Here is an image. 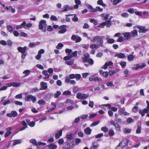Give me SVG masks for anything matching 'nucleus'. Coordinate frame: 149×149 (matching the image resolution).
I'll use <instances>...</instances> for the list:
<instances>
[{
    "mask_svg": "<svg viewBox=\"0 0 149 149\" xmlns=\"http://www.w3.org/2000/svg\"><path fill=\"white\" fill-rule=\"evenodd\" d=\"M88 38L92 42H97V44L100 47L103 46L104 37L102 36H96L91 38L88 37Z\"/></svg>",
    "mask_w": 149,
    "mask_h": 149,
    "instance_id": "f257e3e1",
    "label": "nucleus"
},
{
    "mask_svg": "<svg viewBox=\"0 0 149 149\" xmlns=\"http://www.w3.org/2000/svg\"><path fill=\"white\" fill-rule=\"evenodd\" d=\"M46 21L44 20H42L39 22V28L40 30H42L43 32L46 31V28L47 26Z\"/></svg>",
    "mask_w": 149,
    "mask_h": 149,
    "instance_id": "f03ea898",
    "label": "nucleus"
},
{
    "mask_svg": "<svg viewBox=\"0 0 149 149\" xmlns=\"http://www.w3.org/2000/svg\"><path fill=\"white\" fill-rule=\"evenodd\" d=\"M32 25V24L31 23L26 24L25 21H24L21 25L17 26L16 29H18L23 28L25 29H26L28 27H31Z\"/></svg>",
    "mask_w": 149,
    "mask_h": 149,
    "instance_id": "7ed1b4c3",
    "label": "nucleus"
},
{
    "mask_svg": "<svg viewBox=\"0 0 149 149\" xmlns=\"http://www.w3.org/2000/svg\"><path fill=\"white\" fill-rule=\"evenodd\" d=\"M89 96L88 94H82L81 93H78L77 94L76 97L79 99L84 100L86 99Z\"/></svg>",
    "mask_w": 149,
    "mask_h": 149,
    "instance_id": "20e7f679",
    "label": "nucleus"
},
{
    "mask_svg": "<svg viewBox=\"0 0 149 149\" xmlns=\"http://www.w3.org/2000/svg\"><path fill=\"white\" fill-rule=\"evenodd\" d=\"M30 141V142L32 143L34 145L36 146H44L46 144L45 143L41 142H39L37 143L36 140L35 139H31Z\"/></svg>",
    "mask_w": 149,
    "mask_h": 149,
    "instance_id": "39448f33",
    "label": "nucleus"
},
{
    "mask_svg": "<svg viewBox=\"0 0 149 149\" xmlns=\"http://www.w3.org/2000/svg\"><path fill=\"white\" fill-rule=\"evenodd\" d=\"M25 99L26 101H28L30 99H31L32 102L34 103L36 100V98L31 95H29L25 97Z\"/></svg>",
    "mask_w": 149,
    "mask_h": 149,
    "instance_id": "423d86ee",
    "label": "nucleus"
},
{
    "mask_svg": "<svg viewBox=\"0 0 149 149\" xmlns=\"http://www.w3.org/2000/svg\"><path fill=\"white\" fill-rule=\"evenodd\" d=\"M110 123L111 125L114 126L116 130L117 131H120V127L118 123H115L113 120H111L110 121Z\"/></svg>",
    "mask_w": 149,
    "mask_h": 149,
    "instance_id": "0eeeda50",
    "label": "nucleus"
},
{
    "mask_svg": "<svg viewBox=\"0 0 149 149\" xmlns=\"http://www.w3.org/2000/svg\"><path fill=\"white\" fill-rule=\"evenodd\" d=\"M146 66V64L145 63H143L141 64H137L136 65V67L133 68L132 69L134 70H137L139 68L141 69Z\"/></svg>",
    "mask_w": 149,
    "mask_h": 149,
    "instance_id": "6e6552de",
    "label": "nucleus"
},
{
    "mask_svg": "<svg viewBox=\"0 0 149 149\" xmlns=\"http://www.w3.org/2000/svg\"><path fill=\"white\" fill-rule=\"evenodd\" d=\"M17 115V113L15 111H12L10 113H7L6 116L10 118L15 117Z\"/></svg>",
    "mask_w": 149,
    "mask_h": 149,
    "instance_id": "1a4fd4ad",
    "label": "nucleus"
},
{
    "mask_svg": "<svg viewBox=\"0 0 149 149\" xmlns=\"http://www.w3.org/2000/svg\"><path fill=\"white\" fill-rule=\"evenodd\" d=\"M63 8H64V10L61 11V12H65L69 10H72L73 9V6H70L68 5H64Z\"/></svg>",
    "mask_w": 149,
    "mask_h": 149,
    "instance_id": "9d476101",
    "label": "nucleus"
},
{
    "mask_svg": "<svg viewBox=\"0 0 149 149\" xmlns=\"http://www.w3.org/2000/svg\"><path fill=\"white\" fill-rule=\"evenodd\" d=\"M26 46H24L23 47H19L17 48L18 51L21 53H26V50L27 49Z\"/></svg>",
    "mask_w": 149,
    "mask_h": 149,
    "instance_id": "9b49d317",
    "label": "nucleus"
},
{
    "mask_svg": "<svg viewBox=\"0 0 149 149\" xmlns=\"http://www.w3.org/2000/svg\"><path fill=\"white\" fill-rule=\"evenodd\" d=\"M92 146L90 149H97L99 147V144L96 142H93L92 143Z\"/></svg>",
    "mask_w": 149,
    "mask_h": 149,
    "instance_id": "f8f14e48",
    "label": "nucleus"
},
{
    "mask_svg": "<svg viewBox=\"0 0 149 149\" xmlns=\"http://www.w3.org/2000/svg\"><path fill=\"white\" fill-rule=\"evenodd\" d=\"M138 28L139 29V33H145L148 31L147 29H145L144 26H140L138 27Z\"/></svg>",
    "mask_w": 149,
    "mask_h": 149,
    "instance_id": "ddd939ff",
    "label": "nucleus"
},
{
    "mask_svg": "<svg viewBox=\"0 0 149 149\" xmlns=\"http://www.w3.org/2000/svg\"><path fill=\"white\" fill-rule=\"evenodd\" d=\"M40 86L42 87L40 89L41 90H45L47 88V84L46 82H41L40 83Z\"/></svg>",
    "mask_w": 149,
    "mask_h": 149,
    "instance_id": "4468645a",
    "label": "nucleus"
},
{
    "mask_svg": "<svg viewBox=\"0 0 149 149\" xmlns=\"http://www.w3.org/2000/svg\"><path fill=\"white\" fill-rule=\"evenodd\" d=\"M74 15V17L72 19V20L74 22H77L78 20V18L77 16L75 14H69L65 15L66 17H68Z\"/></svg>",
    "mask_w": 149,
    "mask_h": 149,
    "instance_id": "2eb2a0df",
    "label": "nucleus"
},
{
    "mask_svg": "<svg viewBox=\"0 0 149 149\" xmlns=\"http://www.w3.org/2000/svg\"><path fill=\"white\" fill-rule=\"evenodd\" d=\"M107 42L109 44H113L115 42V40L113 39L110 38L109 36H107L106 38Z\"/></svg>",
    "mask_w": 149,
    "mask_h": 149,
    "instance_id": "dca6fc26",
    "label": "nucleus"
},
{
    "mask_svg": "<svg viewBox=\"0 0 149 149\" xmlns=\"http://www.w3.org/2000/svg\"><path fill=\"white\" fill-rule=\"evenodd\" d=\"M90 57V55L88 53H86L84 55V56L82 58V60L84 62H86Z\"/></svg>",
    "mask_w": 149,
    "mask_h": 149,
    "instance_id": "f3484780",
    "label": "nucleus"
},
{
    "mask_svg": "<svg viewBox=\"0 0 149 149\" xmlns=\"http://www.w3.org/2000/svg\"><path fill=\"white\" fill-rule=\"evenodd\" d=\"M113 64V63L111 61H109L108 62H106L103 66V68L104 69H106L109 66L112 65Z\"/></svg>",
    "mask_w": 149,
    "mask_h": 149,
    "instance_id": "a211bd4d",
    "label": "nucleus"
},
{
    "mask_svg": "<svg viewBox=\"0 0 149 149\" xmlns=\"http://www.w3.org/2000/svg\"><path fill=\"white\" fill-rule=\"evenodd\" d=\"M123 142L122 141L116 147L115 149H123L125 146V145H123Z\"/></svg>",
    "mask_w": 149,
    "mask_h": 149,
    "instance_id": "6ab92c4d",
    "label": "nucleus"
},
{
    "mask_svg": "<svg viewBox=\"0 0 149 149\" xmlns=\"http://www.w3.org/2000/svg\"><path fill=\"white\" fill-rule=\"evenodd\" d=\"M109 15L108 13L105 14L103 13L100 16L101 17L103 18V19L105 20H106L108 19Z\"/></svg>",
    "mask_w": 149,
    "mask_h": 149,
    "instance_id": "aec40b11",
    "label": "nucleus"
},
{
    "mask_svg": "<svg viewBox=\"0 0 149 149\" xmlns=\"http://www.w3.org/2000/svg\"><path fill=\"white\" fill-rule=\"evenodd\" d=\"M90 47L91 49H97L100 47L97 44H92L90 45Z\"/></svg>",
    "mask_w": 149,
    "mask_h": 149,
    "instance_id": "412c9836",
    "label": "nucleus"
},
{
    "mask_svg": "<svg viewBox=\"0 0 149 149\" xmlns=\"http://www.w3.org/2000/svg\"><path fill=\"white\" fill-rule=\"evenodd\" d=\"M115 57H117L118 58H123L125 57V54L123 53L117 54L114 56Z\"/></svg>",
    "mask_w": 149,
    "mask_h": 149,
    "instance_id": "4be33fe9",
    "label": "nucleus"
},
{
    "mask_svg": "<svg viewBox=\"0 0 149 149\" xmlns=\"http://www.w3.org/2000/svg\"><path fill=\"white\" fill-rule=\"evenodd\" d=\"M39 43L38 42H30L29 45V47L32 48L35 47L36 46L38 45Z\"/></svg>",
    "mask_w": 149,
    "mask_h": 149,
    "instance_id": "5701e85b",
    "label": "nucleus"
},
{
    "mask_svg": "<svg viewBox=\"0 0 149 149\" xmlns=\"http://www.w3.org/2000/svg\"><path fill=\"white\" fill-rule=\"evenodd\" d=\"M91 130L89 127L85 128L84 130V132L85 134L88 135H89L91 134Z\"/></svg>",
    "mask_w": 149,
    "mask_h": 149,
    "instance_id": "b1692460",
    "label": "nucleus"
},
{
    "mask_svg": "<svg viewBox=\"0 0 149 149\" xmlns=\"http://www.w3.org/2000/svg\"><path fill=\"white\" fill-rule=\"evenodd\" d=\"M125 39H128L130 37V34L129 33H125L123 34Z\"/></svg>",
    "mask_w": 149,
    "mask_h": 149,
    "instance_id": "393cba45",
    "label": "nucleus"
},
{
    "mask_svg": "<svg viewBox=\"0 0 149 149\" xmlns=\"http://www.w3.org/2000/svg\"><path fill=\"white\" fill-rule=\"evenodd\" d=\"M73 134L71 133L67 135L66 137L68 140V141L72 140H73Z\"/></svg>",
    "mask_w": 149,
    "mask_h": 149,
    "instance_id": "a878e982",
    "label": "nucleus"
},
{
    "mask_svg": "<svg viewBox=\"0 0 149 149\" xmlns=\"http://www.w3.org/2000/svg\"><path fill=\"white\" fill-rule=\"evenodd\" d=\"M62 134V130H60L58 132L56 133L55 134V137L56 139H58L61 135Z\"/></svg>",
    "mask_w": 149,
    "mask_h": 149,
    "instance_id": "bb28decb",
    "label": "nucleus"
},
{
    "mask_svg": "<svg viewBox=\"0 0 149 149\" xmlns=\"http://www.w3.org/2000/svg\"><path fill=\"white\" fill-rule=\"evenodd\" d=\"M53 96V94L51 93H48L45 96V98L46 99H50Z\"/></svg>",
    "mask_w": 149,
    "mask_h": 149,
    "instance_id": "cd10ccee",
    "label": "nucleus"
},
{
    "mask_svg": "<svg viewBox=\"0 0 149 149\" xmlns=\"http://www.w3.org/2000/svg\"><path fill=\"white\" fill-rule=\"evenodd\" d=\"M5 9L7 10H9L11 11L12 12L14 13L15 12V10L11 6H10L8 7L6 6V7Z\"/></svg>",
    "mask_w": 149,
    "mask_h": 149,
    "instance_id": "c85d7f7f",
    "label": "nucleus"
},
{
    "mask_svg": "<svg viewBox=\"0 0 149 149\" xmlns=\"http://www.w3.org/2000/svg\"><path fill=\"white\" fill-rule=\"evenodd\" d=\"M42 74L45 76L44 79L48 78L49 77V75L48 74L47 71L46 70H43L42 72Z\"/></svg>",
    "mask_w": 149,
    "mask_h": 149,
    "instance_id": "c756f323",
    "label": "nucleus"
},
{
    "mask_svg": "<svg viewBox=\"0 0 149 149\" xmlns=\"http://www.w3.org/2000/svg\"><path fill=\"white\" fill-rule=\"evenodd\" d=\"M57 148L56 145L52 143L50 144L49 146V149H56Z\"/></svg>",
    "mask_w": 149,
    "mask_h": 149,
    "instance_id": "7c9ffc66",
    "label": "nucleus"
},
{
    "mask_svg": "<svg viewBox=\"0 0 149 149\" xmlns=\"http://www.w3.org/2000/svg\"><path fill=\"white\" fill-rule=\"evenodd\" d=\"M111 19L110 18L109 20L105 21L106 25V26L107 27H110L111 25Z\"/></svg>",
    "mask_w": 149,
    "mask_h": 149,
    "instance_id": "2f4dec72",
    "label": "nucleus"
},
{
    "mask_svg": "<svg viewBox=\"0 0 149 149\" xmlns=\"http://www.w3.org/2000/svg\"><path fill=\"white\" fill-rule=\"evenodd\" d=\"M39 89L38 88L36 87L31 89L30 91V92L31 93H33L35 92L38 91Z\"/></svg>",
    "mask_w": 149,
    "mask_h": 149,
    "instance_id": "473e14b6",
    "label": "nucleus"
},
{
    "mask_svg": "<svg viewBox=\"0 0 149 149\" xmlns=\"http://www.w3.org/2000/svg\"><path fill=\"white\" fill-rule=\"evenodd\" d=\"M21 139L15 140L14 141L13 145V146H15L17 144H20L21 143Z\"/></svg>",
    "mask_w": 149,
    "mask_h": 149,
    "instance_id": "72a5a7b5",
    "label": "nucleus"
},
{
    "mask_svg": "<svg viewBox=\"0 0 149 149\" xmlns=\"http://www.w3.org/2000/svg\"><path fill=\"white\" fill-rule=\"evenodd\" d=\"M61 92L60 91H57L54 95V96L55 98L58 97L61 95Z\"/></svg>",
    "mask_w": 149,
    "mask_h": 149,
    "instance_id": "f704fd0d",
    "label": "nucleus"
},
{
    "mask_svg": "<svg viewBox=\"0 0 149 149\" xmlns=\"http://www.w3.org/2000/svg\"><path fill=\"white\" fill-rule=\"evenodd\" d=\"M137 35V31L136 30H134L132 31L131 34L132 37H134Z\"/></svg>",
    "mask_w": 149,
    "mask_h": 149,
    "instance_id": "c9c22d12",
    "label": "nucleus"
},
{
    "mask_svg": "<svg viewBox=\"0 0 149 149\" xmlns=\"http://www.w3.org/2000/svg\"><path fill=\"white\" fill-rule=\"evenodd\" d=\"M121 1V0H111V1L113 2V4L116 5L119 3Z\"/></svg>",
    "mask_w": 149,
    "mask_h": 149,
    "instance_id": "e433bc0d",
    "label": "nucleus"
},
{
    "mask_svg": "<svg viewBox=\"0 0 149 149\" xmlns=\"http://www.w3.org/2000/svg\"><path fill=\"white\" fill-rule=\"evenodd\" d=\"M97 3L100 5H102L103 7H105L106 5L105 4L103 3L102 0H99L97 1Z\"/></svg>",
    "mask_w": 149,
    "mask_h": 149,
    "instance_id": "4c0bfd02",
    "label": "nucleus"
},
{
    "mask_svg": "<svg viewBox=\"0 0 149 149\" xmlns=\"http://www.w3.org/2000/svg\"><path fill=\"white\" fill-rule=\"evenodd\" d=\"M123 132L125 133H130L131 132V130L127 128H124L123 130Z\"/></svg>",
    "mask_w": 149,
    "mask_h": 149,
    "instance_id": "58836bf2",
    "label": "nucleus"
},
{
    "mask_svg": "<svg viewBox=\"0 0 149 149\" xmlns=\"http://www.w3.org/2000/svg\"><path fill=\"white\" fill-rule=\"evenodd\" d=\"M63 149H70V146L68 143H65L63 147Z\"/></svg>",
    "mask_w": 149,
    "mask_h": 149,
    "instance_id": "ea45409f",
    "label": "nucleus"
},
{
    "mask_svg": "<svg viewBox=\"0 0 149 149\" xmlns=\"http://www.w3.org/2000/svg\"><path fill=\"white\" fill-rule=\"evenodd\" d=\"M134 56L132 54H130L127 57L128 60L130 61H132L134 58Z\"/></svg>",
    "mask_w": 149,
    "mask_h": 149,
    "instance_id": "a19ab883",
    "label": "nucleus"
},
{
    "mask_svg": "<svg viewBox=\"0 0 149 149\" xmlns=\"http://www.w3.org/2000/svg\"><path fill=\"white\" fill-rule=\"evenodd\" d=\"M11 84L12 86H13L14 87H19L20 85V83L16 82L12 83H11Z\"/></svg>",
    "mask_w": 149,
    "mask_h": 149,
    "instance_id": "79ce46f5",
    "label": "nucleus"
},
{
    "mask_svg": "<svg viewBox=\"0 0 149 149\" xmlns=\"http://www.w3.org/2000/svg\"><path fill=\"white\" fill-rule=\"evenodd\" d=\"M77 51H75L73 52L71 54H70L71 58L76 56L77 55Z\"/></svg>",
    "mask_w": 149,
    "mask_h": 149,
    "instance_id": "37998d69",
    "label": "nucleus"
},
{
    "mask_svg": "<svg viewBox=\"0 0 149 149\" xmlns=\"http://www.w3.org/2000/svg\"><path fill=\"white\" fill-rule=\"evenodd\" d=\"M38 103L40 106L44 105L45 104V101L43 100L38 101Z\"/></svg>",
    "mask_w": 149,
    "mask_h": 149,
    "instance_id": "c03bdc74",
    "label": "nucleus"
},
{
    "mask_svg": "<svg viewBox=\"0 0 149 149\" xmlns=\"http://www.w3.org/2000/svg\"><path fill=\"white\" fill-rule=\"evenodd\" d=\"M90 21L91 22L93 23L95 25H96L97 24V22L94 19H91Z\"/></svg>",
    "mask_w": 149,
    "mask_h": 149,
    "instance_id": "a18cd8bd",
    "label": "nucleus"
},
{
    "mask_svg": "<svg viewBox=\"0 0 149 149\" xmlns=\"http://www.w3.org/2000/svg\"><path fill=\"white\" fill-rule=\"evenodd\" d=\"M71 94V92L70 91H66L63 92V95H70Z\"/></svg>",
    "mask_w": 149,
    "mask_h": 149,
    "instance_id": "49530a36",
    "label": "nucleus"
},
{
    "mask_svg": "<svg viewBox=\"0 0 149 149\" xmlns=\"http://www.w3.org/2000/svg\"><path fill=\"white\" fill-rule=\"evenodd\" d=\"M50 19L54 21H57L58 20V19L54 15H52L50 17Z\"/></svg>",
    "mask_w": 149,
    "mask_h": 149,
    "instance_id": "de8ad7c7",
    "label": "nucleus"
},
{
    "mask_svg": "<svg viewBox=\"0 0 149 149\" xmlns=\"http://www.w3.org/2000/svg\"><path fill=\"white\" fill-rule=\"evenodd\" d=\"M141 127L139 126H138L136 130V133L137 134H139L141 133Z\"/></svg>",
    "mask_w": 149,
    "mask_h": 149,
    "instance_id": "09e8293b",
    "label": "nucleus"
},
{
    "mask_svg": "<svg viewBox=\"0 0 149 149\" xmlns=\"http://www.w3.org/2000/svg\"><path fill=\"white\" fill-rule=\"evenodd\" d=\"M63 46V45L61 43H59L56 46V48L58 49H61Z\"/></svg>",
    "mask_w": 149,
    "mask_h": 149,
    "instance_id": "8fccbe9b",
    "label": "nucleus"
},
{
    "mask_svg": "<svg viewBox=\"0 0 149 149\" xmlns=\"http://www.w3.org/2000/svg\"><path fill=\"white\" fill-rule=\"evenodd\" d=\"M7 29L10 32H12L13 30L12 27L10 26H7Z\"/></svg>",
    "mask_w": 149,
    "mask_h": 149,
    "instance_id": "3c124183",
    "label": "nucleus"
},
{
    "mask_svg": "<svg viewBox=\"0 0 149 149\" xmlns=\"http://www.w3.org/2000/svg\"><path fill=\"white\" fill-rule=\"evenodd\" d=\"M87 62L89 63V64L92 65L94 63V61L93 59L91 58H88Z\"/></svg>",
    "mask_w": 149,
    "mask_h": 149,
    "instance_id": "603ef678",
    "label": "nucleus"
},
{
    "mask_svg": "<svg viewBox=\"0 0 149 149\" xmlns=\"http://www.w3.org/2000/svg\"><path fill=\"white\" fill-rule=\"evenodd\" d=\"M121 16L123 17L127 18L129 16V14L127 13H125L122 14Z\"/></svg>",
    "mask_w": 149,
    "mask_h": 149,
    "instance_id": "864d4df0",
    "label": "nucleus"
},
{
    "mask_svg": "<svg viewBox=\"0 0 149 149\" xmlns=\"http://www.w3.org/2000/svg\"><path fill=\"white\" fill-rule=\"evenodd\" d=\"M73 63V61L71 60L69 61H66L65 62V63L67 65H72Z\"/></svg>",
    "mask_w": 149,
    "mask_h": 149,
    "instance_id": "5fc2aeb1",
    "label": "nucleus"
},
{
    "mask_svg": "<svg viewBox=\"0 0 149 149\" xmlns=\"http://www.w3.org/2000/svg\"><path fill=\"white\" fill-rule=\"evenodd\" d=\"M109 134L110 136H113L114 134V132L113 130H109Z\"/></svg>",
    "mask_w": 149,
    "mask_h": 149,
    "instance_id": "6e6d98bb",
    "label": "nucleus"
},
{
    "mask_svg": "<svg viewBox=\"0 0 149 149\" xmlns=\"http://www.w3.org/2000/svg\"><path fill=\"white\" fill-rule=\"evenodd\" d=\"M30 72L31 71L29 70H26L23 72V73L25 74V76H26L30 73Z\"/></svg>",
    "mask_w": 149,
    "mask_h": 149,
    "instance_id": "4d7b16f0",
    "label": "nucleus"
},
{
    "mask_svg": "<svg viewBox=\"0 0 149 149\" xmlns=\"http://www.w3.org/2000/svg\"><path fill=\"white\" fill-rule=\"evenodd\" d=\"M71 58L70 54H68L67 56H65L63 58V59L64 61H67L70 60Z\"/></svg>",
    "mask_w": 149,
    "mask_h": 149,
    "instance_id": "13d9d810",
    "label": "nucleus"
},
{
    "mask_svg": "<svg viewBox=\"0 0 149 149\" xmlns=\"http://www.w3.org/2000/svg\"><path fill=\"white\" fill-rule=\"evenodd\" d=\"M138 107H137L136 106H134L132 108V111L134 112H135V113L137 112L138 111Z\"/></svg>",
    "mask_w": 149,
    "mask_h": 149,
    "instance_id": "bf43d9fd",
    "label": "nucleus"
},
{
    "mask_svg": "<svg viewBox=\"0 0 149 149\" xmlns=\"http://www.w3.org/2000/svg\"><path fill=\"white\" fill-rule=\"evenodd\" d=\"M67 31V29H61L58 32L59 33L62 34L64 33L65 32H66Z\"/></svg>",
    "mask_w": 149,
    "mask_h": 149,
    "instance_id": "052dcab7",
    "label": "nucleus"
},
{
    "mask_svg": "<svg viewBox=\"0 0 149 149\" xmlns=\"http://www.w3.org/2000/svg\"><path fill=\"white\" fill-rule=\"evenodd\" d=\"M15 97L16 99H22V94L20 93L17 95H16Z\"/></svg>",
    "mask_w": 149,
    "mask_h": 149,
    "instance_id": "680f3d73",
    "label": "nucleus"
},
{
    "mask_svg": "<svg viewBox=\"0 0 149 149\" xmlns=\"http://www.w3.org/2000/svg\"><path fill=\"white\" fill-rule=\"evenodd\" d=\"M101 130L105 132H107L108 131V128L106 127H102Z\"/></svg>",
    "mask_w": 149,
    "mask_h": 149,
    "instance_id": "e2e57ef3",
    "label": "nucleus"
},
{
    "mask_svg": "<svg viewBox=\"0 0 149 149\" xmlns=\"http://www.w3.org/2000/svg\"><path fill=\"white\" fill-rule=\"evenodd\" d=\"M81 77V75L79 74H75V78H76L77 80H79Z\"/></svg>",
    "mask_w": 149,
    "mask_h": 149,
    "instance_id": "0e129e2a",
    "label": "nucleus"
},
{
    "mask_svg": "<svg viewBox=\"0 0 149 149\" xmlns=\"http://www.w3.org/2000/svg\"><path fill=\"white\" fill-rule=\"evenodd\" d=\"M120 65L122 68H124L126 65V62L125 61H123L120 62Z\"/></svg>",
    "mask_w": 149,
    "mask_h": 149,
    "instance_id": "69168bd1",
    "label": "nucleus"
},
{
    "mask_svg": "<svg viewBox=\"0 0 149 149\" xmlns=\"http://www.w3.org/2000/svg\"><path fill=\"white\" fill-rule=\"evenodd\" d=\"M89 27L90 26L87 23H85L83 26V28L84 29H88L89 28Z\"/></svg>",
    "mask_w": 149,
    "mask_h": 149,
    "instance_id": "338daca9",
    "label": "nucleus"
},
{
    "mask_svg": "<svg viewBox=\"0 0 149 149\" xmlns=\"http://www.w3.org/2000/svg\"><path fill=\"white\" fill-rule=\"evenodd\" d=\"M94 79L95 81H100L102 80V79L100 77H94Z\"/></svg>",
    "mask_w": 149,
    "mask_h": 149,
    "instance_id": "774afa93",
    "label": "nucleus"
}]
</instances>
